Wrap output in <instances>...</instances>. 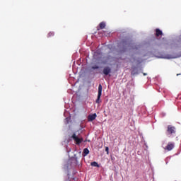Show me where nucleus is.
<instances>
[{
	"label": "nucleus",
	"instance_id": "obj_1",
	"mask_svg": "<svg viewBox=\"0 0 181 181\" xmlns=\"http://www.w3.org/2000/svg\"><path fill=\"white\" fill-rule=\"evenodd\" d=\"M176 134V127L172 125H168L167 128V135L168 136H172Z\"/></svg>",
	"mask_w": 181,
	"mask_h": 181
},
{
	"label": "nucleus",
	"instance_id": "obj_2",
	"mask_svg": "<svg viewBox=\"0 0 181 181\" xmlns=\"http://www.w3.org/2000/svg\"><path fill=\"white\" fill-rule=\"evenodd\" d=\"M72 139L75 141L76 145H80L83 142V137L78 136L76 133H74L71 136Z\"/></svg>",
	"mask_w": 181,
	"mask_h": 181
},
{
	"label": "nucleus",
	"instance_id": "obj_3",
	"mask_svg": "<svg viewBox=\"0 0 181 181\" xmlns=\"http://www.w3.org/2000/svg\"><path fill=\"white\" fill-rule=\"evenodd\" d=\"M101 95H103V86L101 84H99L98 86V98L96 99V103L100 104V99L101 98Z\"/></svg>",
	"mask_w": 181,
	"mask_h": 181
},
{
	"label": "nucleus",
	"instance_id": "obj_4",
	"mask_svg": "<svg viewBox=\"0 0 181 181\" xmlns=\"http://www.w3.org/2000/svg\"><path fill=\"white\" fill-rule=\"evenodd\" d=\"M175 148V143L173 142H168L167 146L164 147L165 151H170Z\"/></svg>",
	"mask_w": 181,
	"mask_h": 181
},
{
	"label": "nucleus",
	"instance_id": "obj_5",
	"mask_svg": "<svg viewBox=\"0 0 181 181\" xmlns=\"http://www.w3.org/2000/svg\"><path fill=\"white\" fill-rule=\"evenodd\" d=\"M97 118V114L94 113L93 115H89L88 116V121L89 122H93V121H94V119H95Z\"/></svg>",
	"mask_w": 181,
	"mask_h": 181
},
{
	"label": "nucleus",
	"instance_id": "obj_6",
	"mask_svg": "<svg viewBox=\"0 0 181 181\" xmlns=\"http://www.w3.org/2000/svg\"><path fill=\"white\" fill-rule=\"evenodd\" d=\"M110 73H111V68L109 66H105L103 69V74H105V76H108Z\"/></svg>",
	"mask_w": 181,
	"mask_h": 181
},
{
	"label": "nucleus",
	"instance_id": "obj_7",
	"mask_svg": "<svg viewBox=\"0 0 181 181\" xmlns=\"http://www.w3.org/2000/svg\"><path fill=\"white\" fill-rule=\"evenodd\" d=\"M163 35V33H162V30H160L159 28L156 29V36L157 37H159V36H162Z\"/></svg>",
	"mask_w": 181,
	"mask_h": 181
},
{
	"label": "nucleus",
	"instance_id": "obj_8",
	"mask_svg": "<svg viewBox=\"0 0 181 181\" xmlns=\"http://www.w3.org/2000/svg\"><path fill=\"white\" fill-rule=\"evenodd\" d=\"M88 153H90V151L88 150V148H84L83 151V156H87Z\"/></svg>",
	"mask_w": 181,
	"mask_h": 181
},
{
	"label": "nucleus",
	"instance_id": "obj_9",
	"mask_svg": "<svg viewBox=\"0 0 181 181\" xmlns=\"http://www.w3.org/2000/svg\"><path fill=\"white\" fill-rule=\"evenodd\" d=\"M92 166H94L95 168H100V165H98V163L93 161L90 163Z\"/></svg>",
	"mask_w": 181,
	"mask_h": 181
},
{
	"label": "nucleus",
	"instance_id": "obj_10",
	"mask_svg": "<svg viewBox=\"0 0 181 181\" xmlns=\"http://www.w3.org/2000/svg\"><path fill=\"white\" fill-rule=\"evenodd\" d=\"M99 26H100V29H104V28H105V23L101 22V23L99 24Z\"/></svg>",
	"mask_w": 181,
	"mask_h": 181
},
{
	"label": "nucleus",
	"instance_id": "obj_11",
	"mask_svg": "<svg viewBox=\"0 0 181 181\" xmlns=\"http://www.w3.org/2000/svg\"><path fill=\"white\" fill-rule=\"evenodd\" d=\"M52 36H54V32H49L47 35V37H52Z\"/></svg>",
	"mask_w": 181,
	"mask_h": 181
},
{
	"label": "nucleus",
	"instance_id": "obj_12",
	"mask_svg": "<svg viewBox=\"0 0 181 181\" xmlns=\"http://www.w3.org/2000/svg\"><path fill=\"white\" fill-rule=\"evenodd\" d=\"M131 74H132V76H135V75L138 74V71H135V69H134L132 71Z\"/></svg>",
	"mask_w": 181,
	"mask_h": 181
},
{
	"label": "nucleus",
	"instance_id": "obj_13",
	"mask_svg": "<svg viewBox=\"0 0 181 181\" xmlns=\"http://www.w3.org/2000/svg\"><path fill=\"white\" fill-rule=\"evenodd\" d=\"M93 70H97V69H100V66L95 65L92 66Z\"/></svg>",
	"mask_w": 181,
	"mask_h": 181
},
{
	"label": "nucleus",
	"instance_id": "obj_14",
	"mask_svg": "<svg viewBox=\"0 0 181 181\" xmlns=\"http://www.w3.org/2000/svg\"><path fill=\"white\" fill-rule=\"evenodd\" d=\"M110 148L108 147H105V151L107 152V154L109 153Z\"/></svg>",
	"mask_w": 181,
	"mask_h": 181
},
{
	"label": "nucleus",
	"instance_id": "obj_15",
	"mask_svg": "<svg viewBox=\"0 0 181 181\" xmlns=\"http://www.w3.org/2000/svg\"><path fill=\"white\" fill-rule=\"evenodd\" d=\"M126 46H127V47H129V44H126Z\"/></svg>",
	"mask_w": 181,
	"mask_h": 181
},
{
	"label": "nucleus",
	"instance_id": "obj_16",
	"mask_svg": "<svg viewBox=\"0 0 181 181\" xmlns=\"http://www.w3.org/2000/svg\"><path fill=\"white\" fill-rule=\"evenodd\" d=\"M143 74H144V76H147V74L144 73Z\"/></svg>",
	"mask_w": 181,
	"mask_h": 181
},
{
	"label": "nucleus",
	"instance_id": "obj_17",
	"mask_svg": "<svg viewBox=\"0 0 181 181\" xmlns=\"http://www.w3.org/2000/svg\"><path fill=\"white\" fill-rule=\"evenodd\" d=\"M177 76H180V74H177Z\"/></svg>",
	"mask_w": 181,
	"mask_h": 181
}]
</instances>
